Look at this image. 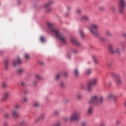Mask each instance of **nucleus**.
Wrapping results in <instances>:
<instances>
[{
    "label": "nucleus",
    "mask_w": 126,
    "mask_h": 126,
    "mask_svg": "<svg viewBox=\"0 0 126 126\" xmlns=\"http://www.w3.org/2000/svg\"><path fill=\"white\" fill-rule=\"evenodd\" d=\"M111 76L113 78H114L115 81L116 82V83L119 85L123 84V81L120 77V75H119V74L112 72L111 73Z\"/></svg>",
    "instance_id": "obj_7"
},
{
    "label": "nucleus",
    "mask_w": 126,
    "mask_h": 126,
    "mask_svg": "<svg viewBox=\"0 0 126 126\" xmlns=\"http://www.w3.org/2000/svg\"><path fill=\"white\" fill-rule=\"evenodd\" d=\"M111 9H112V10H113V11H115V10H116V8L114 6H112L111 7Z\"/></svg>",
    "instance_id": "obj_53"
},
{
    "label": "nucleus",
    "mask_w": 126,
    "mask_h": 126,
    "mask_svg": "<svg viewBox=\"0 0 126 126\" xmlns=\"http://www.w3.org/2000/svg\"><path fill=\"white\" fill-rule=\"evenodd\" d=\"M98 29H99V26L96 24H91V26L89 28V30L91 34L95 36H99V35H100L99 32L98 31Z\"/></svg>",
    "instance_id": "obj_3"
},
{
    "label": "nucleus",
    "mask_w": 126,
    "mask_h": 126,
    "mask_svg": "<svg viewBox=\"0 0 126 126\" xmlns=\"http://www.w3.org/2000/svg\"><path fill=\"white\" fill-rule=\"evenodd\" d=\"M97 82H98V80H97V78H94L92 79L90 83H91L92 85L94 86V85H96L97 84Z\"/></svg>",
    "instance_id": "obj_14"
},
{
    "label": "nucleus",
    "mask_w": 126,
    "mask_h": 126,
    "mask_svg": "<svg viewBox=\"0 0 126 126\" xmlns=\"http://www.w3.org/2000/svg\"><path fill=\"white\" fill-rule=\"evenodd\" d=\"M39 63L41 64V65H44V64H45V63H44L43 61L39 62Z\"/></svg>",
    "instance_id": "obj_46"
},
{
    "label": "nucleus",
    "mask_w": 126,
    "mask_h": 126,
    "mask_svg": "<svg viewBox=\"0 0 126 126\" xmlns=\"http://www.w3.org/2000/svg\"><path fill=\"white\" fill-rule=\"evenodd\" d=\"M81 97H82V95L80 94H76L77 99H78L79 100L80 99H81Z\"/></svg>",
    "instance_id": "obj_37"
},
{
    "label": "nucleus",
    "mask_w": 126,
    "mask_h": 126,
    "mask_svg": "<svg viewBox=\"0 0 126 126\" xmlns=\"http://www.w3.org/2000/svg\"><path fill=\"white\" fill-rule=\"evenodd\" d=\"M19 3H21V2H22V0H19L18 1Z\"/></svg>",
    "instance_id": "obj_62"
},
{
    "label": "nucleus",
    "mask_w": 126,
    "mask_h": 126,
    "mask_svg": "<svg viewBox=\"0 0 126 126\" xmlns=\"http://www.w3.org/2000/svg\"><path fill=\"white\" fill-rule=\"evenodd\" d=\"M116 125H120L121 124V122L119 121H117L116 122Z\"/></svg>",
    "instance_id": "obj_52"
},
{
    "label": "nucleus",
    "mask_w": 126,
    "mask_h": 126,
    "mask_svg": "<svg viewBox=\"0 0 126 126\" xmlns=\"http://www.w3.org/2000/svg\"><path fill=\"white\" fill-rule=\"evenodd\" d=\"M2 87L3 88H6L7 87V83L5 82H2Z\"/></svg>",
    "instance_id": "obj_25"
},
{
    "label": "nucleus",
    "mask_w": 126,
    "mask_h": 126,
    "mask_svg": "<svg viewBox=\"0 0 126 126\" xmlns=\"http://www.w3.org/2000/svg\"><path fill=\"white\" fill-rule=\"evenodd\" d=\"M71 8L70 7H67V9H68V10H69V9H70Z\"/></svg>",
    "instance_id": "obj_58"
},
{
    "label": "nucleus",
    "mask_w": 126,
    "mask_h": 126,
    "mask_svg": "<svg viewBox=\"0 0 126 126\" xmlns=\"http://www.w3.org/2000/svg\"><path fill=\"white\" fill-rule=\"evenodd\" d=\"M1 4V3L0 2V5Z\"/></svg>",
    "instance_id": "obj_64"
},
{
    "label": "nucleus",
    "mask_w": 126,
    "mask_h": 126,
    "mask_svg": "<svg viewBox=\"0 0 126 126\" xmlns=\"http://www.w3.org/2000/svg\"><path fill=\"white\" fill-rule=\"evenodd\" d=\"M81 20H84V21H89V20H90V19L89 18L88 16L84 15L81 17Z\"/></svg>",
    "instance_id": "obj_16"
},
{
    "label": "nucleus",
    "mask_w": 126,
    "mask_h": 126,
    "mask_svg": "<svg viewBox=\"0 0 126 126\" xmlns=\"http://www.w3.org/2000/svg\"><path fill=\"white\" fill-rule=\"evenodd\" d=\"M55 3V1L53 0H50L47 3H45L43 5V7L44 8H47V7H48V6H50V5H52V4H54Z\"/></svg>",
    "instance_id": "obj_11"
},
{
    "label": "nucleus",
    "mask_w": 126,
    "mask_h": 126,
    "mask_svg": "<svg viewBox=\"0 0 126 126\" xmlns=\"http://www.w3.org/2000/svg\"><path fill=\"white\" fill-rule=\"evenodd\" d=\"M126 0H119V9L120 13H124V11H125V8H126Z\"/></svg>",
    "instance_id": "obj_5"
},
{
    "label": "nucleus",
    "mask_w": 126,
    "mask_h": 126,
    "mask_svg": "<svg viewBox=\"0 0 126 126\" xmlns=\"http://www.w3.org/2000/svg\"><path fill=\"white\" fill-rule=\"evenodd\" d=\"M81 89L84 90L86 88V87L84 85H82L81 86Z\"/></svg>",
    "instance_id": "obj_45"
},
{
    "label": "nucleus",
    "mask_w": 126,
    "mask_h": 126,
    "mask_svg": "<svg viewBox=\"0 0 126 126\" xmlns=\"http://www.w3.org/2000/svg\"><path fill=\"white\" fill-rule=\"evenodd\" d=\"M93 113V107H90L88 110V115H92Z\"/></svg>",
    "instance_id": "obj_19"
},
{
    "label": "nucleus",
    "mask_w": 126,
    "mask_h": 126,
    "mask_svg": "<svg viewBox=\"0 0 126 126\" xmlns=\"http://www.w3.org/2000/svg\"><path fill=\"white\" fill-rule=\"evenodd\" d=\"M107 66H108V67H110V66H112V62H107Z\"/></svg>",
    "instance_id": "obj_34"
},
{
    "label": "nucleus",
    "mask_w": 126,
    "mask_h": 126,
    "mask_svg": "<svg viewBox=\"0 0 126 126\" xmlns=\"http://www.w3.org/2000/svg\"><path fill=\"white\" fill-rule=\"evenodd\" d=\"M64 120L65 121H67V120H68V118H66Z\"/></svg>",
    "instance_id": "obj_59"
},
{
    "label": "nucleus",
    "mask_w": 126,
    "mask_h": 126,
    "mask_svg": "<svg viewBox=\"0 0 126 126\" xmlns=\"http://www.w3.org/2000/svg\"><path fill=\"white\" fill-rule=\"evenodd\" d=\"M40 120H44L45 118H46V115L45 114H42L40 115Z\"/></svg>",
    "instance_id": "obj_31"
},
{
    "label": "nucleus",
    "mask_w": 126,
    "mask_h": 126,
    "mask_svg": "<svg viewBox=\"0 0 126 126\" xmlns=\"http://www.w3.org/2000/svg\"><path fill=\"white\" fill-rule=\"evenodd\" d=\"M40 121H41V118L38 117V118H35L34 119V122L35 124H37V123H39V122H40Z\"/></svg>",
    "instance_id": "obj_27"
},
{
    "label": "nucleus",
    "mask_w": 126,
    "mask_h": 126,
    "mask_svg": "<svg viewBox=\"0 0 126 126\" xmlns=\"http://www.w3.org/2000/svg\"><path fill=\"white\" fill-rule=\"evenodd\" d=\"M11 115L14 119H16V118H18L20 116V114L15 109L12 110Z\"/></svg>",
    "instance_id": "obj_9"
},
{
    "label": "nucleus",
    "mask_w": 126,
    "mask_h": 126,
    "mask_svg": "<svg viewBox=\"0 0 126 126\" xmlns=\"http://www.w3.org/2000/svg\"><path fill=\"white\" fill-rule=\"evenodd\" d=\"M65 102H68V101H69V99H67L65 100Z\"/></svg>",
    "instance_id": "obj_61"
},
{
    "label": "nucleus",
    "mask_w": 126,
    "mask_h": 126,
    "mask_svg": "<svg viewBox=\"0 0 126 126\" xmlns=\"http://www.w3.org/2000/svg\"><path fill=\"white\" fill-rule=\"evenodd\" d=\"M24 56L26 60H30L31 59L30 55H29V54H25Z\"/></svg>",
    "instance_id": "obj_28"
},
{
    "label": "nucleus",
    "mask_w": 126,
    "mask_h": 126,
    "mask_svg": "<svg viewBox=\"0 0 126 126\" xmlns=\"http://www.w3.org/2000/svg\"><path fill=\"white\" fill-rule=\"evenodd\" d=\"M55 114H56V115H58V114H60V111H56L55 112Z\"/></svg>",
    "instance_id": "obj_57"
},
{
    "label": "nucleus",
    "mask_w": 126,
    "mask_h": 126,
    "mask_svg": "<svg viewBox=\"0 0 126 126\" xmlns=\"http://www.w3.org/2000/svg\"><path fill=\"white\" fill-rule=\"evenodd\" d=\"M23 103H25V102H28V98H27V97H24L23 98Z\"/></svg>",
    "instance_id": "obj_35"
},
{
    "label": "nucleus",
    "mask_w": 126,
    "mask_h": 126,
    "mask_svg": "<svg viewBox=\"0 0 126 126\" xmlns=\"http://www.w3.org/2000/svg\"><path fill=\"white\" fill-rule=\"evenodd\" d=\"M92 73V70L91 69H88L86 70V74H91Z\"/></svg>",
    "instance_id": "obj_29"
},
{
    "label": "nucleus",
    "mask_w": 126,
    "mask_h": 126,
    "mask_svg": "<svg viewBox=\"0 0 126 126\" xmlns=\"http://www.w3.org/2000/svg\"><path fill=\"white\" fill-rule=\"evenodd\" d=\"M60 86L62 88H64V87H65V85L63 83V82H61L60 84Z\"/></svg>",
    "instance_id": "obj_36"
},
{
    "label": "nucleus",
    "mask_w": 126,
    "mask_h": 126,
    "mask_svg": "<svg viewBox=\"0 0 126 126\" xmlns=\"http://www.w3.org/2000/svg\"><path fill=\"white\" fill-rule=\"evenodd\" d=\"M8 117H9V114H8V113H6V114H5V118H8Z\"/></svg>",
    "instance_id": "obj_49"
},
{
    "label": "nucleus",
    "mask_w": 126,
    "mask_h": 126,
    "mask_svg": "<svg viewBox=\"0 0 126 126\" xmlns=\"http://www.w3.org/2000/svg\"><path fill=\"white\" fill-rule=\"evenodd\" d=\"M10 94V91H6L4 94V96L1 98V101H2L3 102L6 101V100L8 99V96H9Z\"/></svg>",
    "instance_id": "obj_8"
},
{
    "label": "nucleus",
    "mask_w": 126,
    "mask_h": 126,
    "mask_svg": "<svg viewBox=\"0 0 126 126\" xmlns=\"http://www.w3.org/2000/svg\"><path fill=\"white\" fill-rule=\"evenodd\" d=\"M38 83V80H35L34 81H33V84L34 85H36Z\"/></svg>",
    "instance_id": "obj_47"
},
{
    "label": "nucleus",
    "mask_w": 126,
    "mask_h": 126,
    "mask_svg": "<svg viewBox=\"0 0 126 126\" xmlns=\"http://www.w3.org/2000/svg\"><path fill=\"white\" fill-rule=\"evenodd\" d=\"M79 34L80 35V36L81 37V38H85V34L84 33V31H83V30H79Z\"/></svg>",
    "instance_id": "obj_17"
},
{
    "label": "nucleus",
    "mask_w": 126,
    "mask_h": 126,
    "mask_svg": "<svg viewBox=\"0 0 126 126\" xmlns=\"http://www.w3.org/2000/svg\"><path fill=\"white\" fill-rule=\"evenodd\" d=\"M92 59L94 63H98V60H97V57L96 56H93Z\"/></svg>",
    "instance_id": "obj_23"
},
{
    "label": "nucleus",
    "mask_w": 126,
    "mask_h": 126,
    "mask_svg": "<svg viewBox=\"0 0 126 126\" xmlns=\"http://www.w3.org/2000/svg\"><path fill=\"white\" fill-rule=\"evenodd\" d=\"M80 119H81L80 112L75 111L71 114L70 120L71 122H75V121H79Z\"/></svg>",
    "instance_id": "obj_4"
},
{
    "label": "nucleus",
    "mask_w": 126,
    "mask_h": 126,
    "mask_svg": "<svg viewBox=\"0 0 126 126\" xmlns=\"http://www.w3.org/2000/svg\"><path fill=\"white\" fill-rule=\"evenodd\" d=\"M71 58V57L70 56V54H68L66 56V59H67V60H70Z\"/></svg>",
    "instance_id": "obj_39"
},
{
    "label": "nucleus",
    "mask_w": 126,
    "mask_h": 126,
    "mask_svg": "<svg viewBox=\"0 0 126 126\" xmlns=\"http://www.w3.org/2000/svg\"><path fill=\"white\" fill-rule=\"evenodd\" d=\"M23 72H24V69H23L22 68H20L18 69V73H19V74H22V73H23Z\"/></svg>",
    "instance_id": "obj_22"
},
{
    "label": "nucleus",
    "mask_w": 126,
    "mask_h": 126,
    "mask_svg": "<svg viewBox=\"0 0 126 126\" xmlns=\"http://www.w3.org/2000/svg\"><path fill=\"white\" fill-rule=\"evenodd\" d=\"M86 125H87V123H86V122H83V123H82V125H83V126H86Z\"/></svg>",
    "instance_id": "obj_56"
},
{
    "label": "nucleus",
    "mask_w": 126,
    "mask_h": 126,
    "mask_svg": "<svg viewBox=\"0 0 126 126\" xmlns=\"http://www.w3.org/2000/svg\"><path fill=\"white\" fill-rule=\"evenodd\" d=\"M53 126H61V123L60 122H57L55 124L53 125Z\"/></svg>",
    "instance_id": "obj_41"
},
{
    "label": "nucleus",
    "mask_w": 126,
    "mask_h": 126,
    "mask_svg": "<svg viewBox=\"0 0 126 126\" xmlns=\"http://www.w3.org/2000/svg\"><path fill=\"white\" fill-rule=\"evenodd\" d=\"M99 10H100L101 11H103V10H105V7L103 6H99L98 7Z\"/></svg>",
    "instance_id": "obj_38"
},
{
    "label": "nucleus",
    "mask_w": 126,
    "mask_h": 126,
    "mask_svg": "<svg viewBox=\"0 0 126 126\" xmlns=\"http://www.w3.org/2000/svg\"><path fill=\"white\" fill-rule=\"evenodd\" d=\"M113 98H115V95L113 94H109L107 96V99L110 100V99H113Z\"/></svg>",
    "instance_id": "obj_21"
},
{
    "label": "nucleus",
    "mask_w": 126,
    "mask_h": 126,
    "mask_svg": "<svg viewBox=\"0 0 126 126\" xmlns=\"http://www.w3.org/2000/svg\"><path fill=\"white\" fill-rule=\"evenodd\" d=\"M9 63V60H6L5 61V68L6 70L8 69V63Z\"/></svg>",
    "instance_id": "obj_20"
},
{
    "label": "nucleus",
    "mask_w": 126,
    "mask_h": 126,
    "mask_svg": "<svg viewBox=\"0 0 126 126\" xmlns=\"http://www.w3.org/2000/svg\"><path fill=\"white\" fill-rule=\"evenodd\" d=\"M4 126H7V123L5 122L4 123Z\"/></svg>",
    "instance_id": "obj_60"
},
{
    "label": "nucleus",
    "mask_w": 126,
    "mask_h": 126,
    "mask_svg": "<svg viewBox=\"0 0 126 126\" xmlns=\"http://www.w3.org/2000/svg\"><path fill=\"white\" fill-rule=\"evenodd\" d=\"M81 12H82V11H81V9H78L77 10V13H78L79 14H80V13H81Z\"/></svg>",
    "instance_id": "obj_44"
},
{
    "label": "nucleus",
    "mask_w": 126,
    "mask_h": 126,
    "mask_svg": "<svg viewBox=\"0 0 126 126\" xmlns=\"http://www.w3.org/2000/svg\"><path fill=\"white\" fill-rule=\"evenodd\" d=\"M99 126H106V124L105 123L101 124Z\"/></svg>",
    "instance_id": "obj_55"
},
{
    "label": "nucleus",
    "mask_w": 126,
    "mask_h": 126,
    "mask_svg": "<svg viewBox=\"0 0 126 126\" xmlns=\"http://www.w3.org/2000/svg\"><path fill=\"white\" fill-rule=\"evenodd\" d=\"M33 106L34 107V108H38V107H40V102L38 101H35L32 103Z\"/></svg>",
    "instance_id": "obj_18"
},
{
    "label": "nucleus",
    "mask_w": 126,
    "mask_h": 126,
    "mask_svg": "<svg viewBox=\"0 0 126 126\" xmlns=\"http://www.w3.org/2000/svg\"><path fill=\"white\" fill-rule=\"evenodd\" d=\"M106 36H109L110 37H112L113 36V33L110 31H106L105 32Z\"/></svg>",
    "instance_id": "obj_24"
},
{
    "label": "nucleus",
    "mask_w": 126,
    "mask_h": 126,
    "mask_svg": "<svg viewBox=\"0 0 126 126\" xmlns=\"http://www.w3.org/2000/svg\"><path fill=\"white\" fill-rule=\"evenodd\" d=\"M35 77L37 79H38V80H41L42 79V77L39 74H36Z\"/></svg>",
    "instance_id": "obj_32"
},
{
    "label": "nucleus",
    "mask_w": 126,
    "mask_h": 126,
    "mask_svg": "<svg viewBox=\"0 0 126 126\" xmlns=\"http://www.w3.org/2000/svg\"><path fill=\"white\" fill-rule=\"evenodd\" d=\"M125 106H126V102L125 103Z\"/></svg>",
    "instance_id": "obj_63"
},
{
    "label": "nucleus",
    "mask_w": 126,
    "mask_h": 126,
    "mask_svg": "<svg viewBox=\"0 0 126 126\" xmlns=\"http://www.w3.org/2000/svg\"><path fill=\"white\" fill-rule=\"evenodd\" d=\"M24 124H25V121H24L19 123V126H23Z\"/></svg>",
    "instance_id": "obj_43"
},
{
    "label": "nucleus",
    "mask_w": 126,
    "mask_h": 126,
    "mask_svg": "<svg viewBox=\"0 0 126 126\" xmlns=\"http://www.w3.org/2000/svg\"><path fill=\"white\" fill-rule=\"evenodd\" d=\"M22 62H21V59H20V58H19V57L17 58V61L14 60L13 62V64L14 66H15L16 65H17V64H20V63H21Z\"/></svg>",
    "instance_id": "obj_12"
},
{
    "label": "nucleus",
    "mask_w": 126,
    "mask_h": 126,
    "mask_svg": "<svg viewBox=\"0 0 126 126\" xmlns=\"http://www.w3.org/2000/svg\"><path fill=\"white\" fill-rule=\"evenodd\" d=\"M72 52L74 53V54H77V53H78V51L76 50H73Z\"/></svg>",
    "instance_id": "obj_48"
},
{
    "label": "nucleus",
    "mask_w": 126,
    "mask_h": 126,
    "mask_svg": "<svg viewBox=\"0 0 126 126\" xmlns=\"http://www.w3.org/2000/svg\"><path fill=\"white\" fill-rule=\"evenodd\" d=\"M4 54V52L1 51H0V56H2Z\"/></svg>",
    "instance_id": "obj_50"
},
{
    "label": "nucleus",
    "mask_w": 126,
    "mask_h": 126,
    "mask_svg": "<svg viewBox=\"0 0 126 126\" xmlns=\"http://www.w3.org/2000/svg\"><path fill=\"white\" fill-rule=\"evenodd\" d=\"M15 110L16 111V110H19L20 109V105L19 104H16L14 106Z\"/></svg>",
    "instance_id": "obj_30"
},
{
    "label": "nucleus",
    "mask_w": 126,
    "mask_h": 126,
    "mask_svg": "<svg viewBox=\"0 0 126 126\" xmlns=\"http://www.w3.org/2000/svg\"><path fill=\"white\" fill-rule=\"evenodd\" d=\"M21 85H22V86H26V83H25V82L22 81L21 82Z\"/></svg>",
    "instance_id": "obj_42"
},
{
    "label": "nucleus",
    "mask_w": 126,
    "mask_h": 126,
    "mask_svg": "<svg viewBox=\"0 0 126 126\" xmlns=\"http://www.w3.org/2000/svg\"><path fill=\"white\" fill-rule=\"evenodd\" d=\"M45 8L46 9L47 12H49V11H51V10H52V8H51V7H49V6Z\"/></svg>",
    "instance_id": "obj_40"
},
{
    "label": "nucleus",
    "mask_w": 126,
    "mask_h": 126,
    "mask_svg": "<svg viewBox=\"0 0 126 126\" xmlns=\"http://www.w3.org/2000/svg\"><path fill=\"white\" fill-rule=\"evenodd\" d=\"M61 76H62V73H59L56 77H55V80H59L60 78H61Z\"/></svg>",
    "instance_id": "obj_26"
},
{
    "label": "nucleus",
    "mask_w": 126,
    "mask_h": 126,
    "mask_svg": "<svg viewBox=\"0 0 126 126\" xmlns=\"http://www.w3.org/2000/svg\"><path fill=\"white\" fill-rule=\"evenodd\" d=\"M109 49L112 54H115L116 53L118 54V55L121 54V51L118 46L110 44L109 45Z\"/></svg>",
    "instance_id": "obj_6"
},
{
    "label": "nucleus",
    "mask_w": 126,
    "mask_h": 126,
    "mask_svg": "<svg viewBox=\"0 0 126 126\" xmlns=\"http://www.w3.org/2000/svg\"><path fill=\"white\" fill-rule=\"evenodd\" d=\"M47 26L50 32L53 36H54V37H56L57 39L60 40L63 44H66V37H65L64 35L61 33L59 30L56 29L55 24L51 23H47Z\"/></svg>",
    "instance_id": "obj_1"
},
{
    "label": "nucleus",
    "mask_w": 126,
    "mask_h": 126,
    "mask_svg": "<svg viewBox=\"0 0 126 126\" xmlns=\"http://www.w3.org/2000/svg\"><path fill=\"white\" fill-rule=\"evenodd\" d=\"M29 92L28 90H25L24 91V94H28V93Z\"/></svg>",
    "instance_id": "obj_54"
},
{
    "label": "nucleus",
    "mask_w": 126,
    "mask_h": 126,
    "mask_svg": "<svg viewBox=\"0 0 126 126\" xmlns=\"http://www.w3.org/2000/svg\"><path fill=\"white\" fill-rule=\"evenodd\" d=\"M93 86H94L93 85H92L90 83H89L88 84V85H87V92H91V91H92Z\"/></svg>",
    "instance_id": "obj_13"
},
{
    "label": "nucleus",
    "mask_w": 126,
    "mask_h": 126,
    "mask_svg": "<svg viewBox=\"0 0 126 126\" xmlns=\"http://www.w3.org/2000/svg\"><path fill=\"white\" fill-rule=\"evenodd\" d=\"M40 41L41 42H45V41H46V38L43 36H40Z\"/></svg>",
    "instance_id": "obj_33"
},
{
    "label": "nucleus",
    "mask_w": 126,
    "mask_h": 126,
    "mask_svg": "<svg viewBox=\"0 0 126 126\" xmlns=\"http://www.w3.org/2000/svg\"><path fill=\"white\" fill-rule=\"evenodd\" d=\"M74 73L75 75V76L76 77H78L79 76V70L77 68H75L74 70Z\"/></svg>",
    "instance_id": "obj_15"
},
{
    "label": "nucleus",
    "mask_w": 126,
    "mask_h": 126,
    "mask_svg": "<svg viewBox=\"0 0 126 126\" xmlns=\"http://www.w3.org/2000/svg\"><path fill=\"white\" fill-rule=\"evenodd\" d=\"M100 40L101 41H106V39L104 37H100Z\"/></svg>",
    "instance_id": "obj_51"
},
{
    "label": "nucleus",
    "mask_w": 126,
    "mask_h": 126,
    "mask_svg": "<svg viewBox=\"0 0 126 126\" xmlns=\"http://www.w3.org/2000/svg\"><path fill=\"white\" fill-rule=\"evenodd\" d=\"M71 42L72 43V44H74V45H76V46H80V43L77 40H76V38L72 37L71 38Z\"/></svg>",
    "instance_id": "obj_10"
},
{
    "label": "nucleus",
    "mask_w": 126,
    "mask_h": 126,
    "mask_svg": "<svg viewBox=\"0 0 126 126\" xmlns=\"http://www.w3.org/2000/svg\"><path fill=\"white\" fill-rule=\"evenodd\" d=\"M104 102V97L100 96L99 98L97 95H94L91 98L89 103L91 105H96L97 106H101Z\"/></svg>",
    "instance_id": "obj_2"
}]
</instances>
